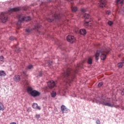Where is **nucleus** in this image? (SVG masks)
I'll return each instance as SVG.
<instances>
[{"label": "nucleus", "mask_w": 124, "mask_h": 124, "mask_svg": "<svg viewBox=\"0 0 124 124\" xmlns=\"http://www.w3.org/2000/svg\"><path fill=\"white\" fill-rule=\"evenodd\" d=\"M116 2L117 4H123L124 3V0H116Z\"/></svg>", "instance_id": "nucleus-22"}, {"label": "nucleus", "mask_w": 124, "mask_h": 124, "mask_svg": "<svg viewBox=\"0 0 124 124\" xmlns=\"http://www.w3.org/2000/svg\"><path fill=\"white\" fill-rule=\"evenodd\" d=\"M96 124H100V121H99V120H97L96 122Z\"/></svg>", "instance_id": "nucleus-34"}, {"label": "nucleus", "mask_w": 124, "mask_h": 124, "mask_svg": "<svg viewBox=\"0 0 124 124\" xmlns=\"http://www.w3.org/2000/svg\"><path fill=\"white\" fill-rule=\"evenodd\" d=\"M121 94H122V95H124V89H123L122 91Z\"/></svg>", "instance_id": "nucleus-37"}, {"label": "nucleus", "mask_w": 124, "mask_h": 124, "mask_svg": "<svg viewBox=\"0 0 124 124\" xmlns=\"http://www.w3.org/2000/svg\"><path fill=\"white\" fill-rule=\"evenodd\" d=\"M52 62H48V65L49 66H50V65H52Z\"/></svg>", "instance_id": "nucleus-35"}, {"label": "nucleus", "mask_w": 124, "mask_h": 124, "mask_svg": "<svg viewBox=\"0 0 124 124\" xmlns=\"http://www.w3.org/2000/svg\"><path fill=\"white\" fill-rule=\"evenodd\" d=\"M73 79H74V78H70L69 79H67V80L66 81V85H67V84H69V85H70V83H71V82H72V81H73Z\"/></svg>", "instance_id": "nucleus-18"}, {"label": "nucleus", "mask_w": 124, "mask_h": 124, "mask_svg": "<svg viewBox=\"0 0 124 124\" xmlns=\"http://www.w3.org/2000/svg\"><path fill=\"white\" fill-rule=\"evenodd\" d=\"M46 20L48 22H53L54 21V19H51L50 18H47Z\"/></svg>", "instance_id": "nucleus-28"}, {"label": "nucleus", "mask_w": 124, "mask_h": 124, "mask_svg": "<svg viewBox=\"0 0 124 124\" xmlns=\"http://www.w3.org/2000/svg\"><path fill=\"white\" fill-rule=\"evenodd\" d=\"M87 63L88 64H92V63H93V59L91 58H89L88 59Z\"/></svg>", "instance_id": "nucleus-24"}, {"label": "nucleus", "mask_w": 124, "mask_h": 124, "mask_svg": "<svg viewBox=\"0 0 124 124\" xmlns=\"http://www.w3.org/2000/svg\"><path fill=\"white\" fill-rule=\"evenodd\" d=\"M32 68H33V65L30 64L27 66V68H26L24 71H23V75L25 78H27L28 76V74H27L28 69H31Z\"/></svg>", "instance_id": "nucleus-7"}, {"label": "nucleus", "mask_w": 124, "mask_h": 124, "mask_svg": "<svg viewBox=\"0 0 124 124\" xmlns=\"http://www.w3.org/2000/svg\"><path fill=\"white\" fill-rule=\"evenodd\" d=\"M56 95H57V93L55 92H53L51 93V96H52V97H56Z\"/></svg>", "instance_id": "nucleus-25"}, {"label": "nucleus", "mask_w": 124, "mask_h": 124, "mask_svg": "<svg viewBox=\"0 0 124 124\" xmlns=\"http://www.w3.org/2000/svg\"><path fill=\"white\" fill-rule=\"evenodd\" d=\"M32 107L33 108V109H37V110H41V109L40 107L38 106V105L35 103L32 104Z\"/></svg>", "instance_id": "nucleus-14"}, {"label": "nucleus", "mask_w": 124, "mask_h": 124, "mask_svg": "<svg viewBox=\"0 0 124 124\" xmlns=\"http://www.w3.org/2000/svg\"><path fill=\"white\" fill-rule=\"evenodd\" d=\"M8 19L7 15L6 14L2 13L0 15V19L2 23H5Z\"/></svg>", "instance_id": "nucleus-6"}, {"label": "nucleus", "mask_w": 124, "mask_h": 124, "mask_svg": "<svg viewBox=\"0 0 124 124\" xmlns=\"http://www.w3.org/2000/svg\"><path fill=\"white\" fill-rule=\"evenodd\" d=\"M21 78H20V76L16 75L14 77V80L15 82H19Z\"/></svg>", "instance_id": "nucleus-16"}, {"label": "nucleus", "mask_w": 124, "mask_h": 124, "mask_svg": "<svg viewBox=\"0 0 124 124\" xmlns=\"http://www.w3.org/2000/svg\"><path fill=\"white\" fill-rule=\"evenodd\" d=\"M84 17L85 18V23L84 24V27L85 28H88V27H92V23L93 22L91 21H88L89 18H90V15L88 14H85L84 15Z\"/></svg>", "instance_id": "nucleus-5"}, {"label": "nucleus", "mask_w": 124, "mask_h": 124, "mask_svg": "<svg viewBox=\"0 0 124 124\" xmlns=\"http://www.w3.org/2000/svg\"><path fill=\"white\" fill-rule=\"evenodd\" d=\"M20 9V7L12 8L9 9V12H17V11H19Z\"/></svg>", "instance_id": "nucleus-13"}, {"label": "nucleus", "mask_w": 124, "mask_h": 124, "mask_svg": "<svg viewBox=\"0 0 124 124\" xmlns=\"http://www.w3.org/2000/svg\"><path fill=\"white\" fill-rule=\"evenodd\" d=\"M55 86H56V83L53 80H50L47 82V87H48L49 89H53V88L55 87Z\"/></svg>", "instance_id": "nucleus-8"}, {"label": "nucleus", "mask_w": 124, "mask_h": 124, "mask_svg": "<svg viewBox=\"0 0 124 124\" xmlns=\"http://www.w3.org/2000/svg\"><path fill=\"white\" fill-rule=\"evenodd\" d=\"M110 52V48H103L101 51L97 50L95 54L96 61H98L99 59V55H100V59L102 61L106 59L107 55Z\"/></svg>", "instance_id": "nucleus-2"}, {"label": "nucleus", "mask_w": 124, "mask_h": 124, "mask_svg": "<svg viewBox=\"0 0 124 124\" xmlns=\"http://www.w3.org/2000/svg\"><path fill=\"white\" fill-rule=\"evenodd\" d=\"M75 73H77V71H75Z\"/></svg>", "instance_id": "nucleus-43"}, {"label": "nucleus", "mask_w": 124, "mask_h": 124, "mask_svg": "<svg viewBox=\"0 0 124 124\" xmlns=\"http://www.w3.org/2000/svg\"><path fill=\"white\" fill-rule=\"evenodd\" d=\"M106 3H107V1H106V0H100L99 6V7L103 8V7H105V6H106Z\"/></svg>", "instance_id": "nucleus-10"}, {"label": "nucleus", "mask_w": 124, "mask_h": 124, "mask_svg": "<svg viewBox=\"0 0 124 124\" xmlns=\"http://www.w3.org/2000/svg\"><path fill=\"white\" fill-rule=\"evenodd\" d=\"M106 13L107 15H110L111 14V12L110 11H107Z\"/></svg>", "instance_id": "nucleus-31"}, {"label": "nucleus", "mask_w": 124, "mask_h": 124, "mask_svg": "<svg viewBox=\"0 0 124 124\" xmlns=\"http://www.w3.org/2000/svg\"><path fill=\"white\" fill-rule=\"evenodd\" d=\"M3 56H0V62H3Z\"/></svg>", "instance_id": "nucleus-32"}, {"label": "nucleus", "mask_w": 124, "mask_h": 124, "mask_svg": "<svg viewBox=\"0 0 124 124\" xmlns=\"http://www.w3.org/2000/svg\"><path fill=\"white\" fill-rule=\"evenodd\" d=\"M61 110L62 112V113H68V109L64 105H62L61 106Z\"/></svg>", "instance_id": "nucleus-12"}, {"label": "nucleus", "mask_w": 124, "mask_h": 124, "mask_svg": "<svg viewBox=\"0 0 124 124\" xmlns=\"http://www.w3.org/2000/svg\"><path fill=\"white\" fill-rule=\"evenodd\" d=\"M4 110V106L2 103L0 102V111H3Z\"/></svg>", "instance_id": "nucleus-19"}, {"label": "nucleus", "mask_w": 124, "mask_h": 124, "mask_svg": "<svg viewBox=\"0 0 124 124\" xmlns=\"http://www.w3.org/2000/svg\"><path fill=\"white\" fill-rule=\"evenodd\" d=\"M27 91L29 93H30L31 94V92H33V90H32V88L31 87H28L27 88Z\"/></svg>", "instance_id": "nucleus-23"}, {"label": "nucleus", "mask_w": 124, "mask_h": 124, "mask_svg": "<svg viewBox=\"0 0 124 124\" xmlns=\"http://www.w3.org/2000/svg\"><path fill=\"white\" fill-rule=\"evenodd\" d=\"M93 102H94V100H93Z\"/></svg>", "instance_id": "nucleus-44"}, {"label": "nucleus", "mask_w": 124, "mask_h": 124, "mask_svg": "<svg viewBox=\"0 0 124 124\" xmlns=\"http://www.w3.org/2000/svg\"><path fill=\"white\" fill-rule=\"evenodd\" d=\"M6 76V73L4 71H0V77H4Z\"/></svg>", "instance_id": "nucleus-17"}, {"label": "nucleus", "mask_w": 124, "mask_h": 124, "mask_svg": "<svg viewBox=\"0 0 124 124\" xmlns=\"http://www.w3.org/2000/svg\"><path fill=\"white\" fill-rule=\"evenodd\" d=\"M9 39L11 41H13V40H15V39H16V38L13 36H11V37H10Z\"/></svg>", "instance_id": "nucleus-26"}, {"label": "nucleus", "mask_w": 124, "mask_h": 124, "mask_svg": "<svg viewBox=\"0 0 124 124\" xmlns=\"http://www.w3.org/2000/svg\"><path fill=\"white\" fill-rule=\"evenodd\" d=\"M116 108H118V107H119V106H117L115 107Z\"/></svg>", "instance_id": "nucleus-42"}, {"label": "nucleus", "mask_w": 124, "mask_h": 124, "mask_svg": "<svg viewBox=\"0 0 124 124\" xmlns=\"http://www.w3.org/2000/svg\"><path fill=\"white\" fill-rule=\"evenodd\" d=\"M62 16H61V15H58V14H55V15H54V19H61V17Z\"/></svg>", "instance_id": "nucleus-20"}, {"label": "nucleus", "mask_w": 124, "mask_h": 124, "mask_svg": "<svg viewBox=\"0 0 124 124\" xmlns=\"http://www.w3.org/2000/svg\"><path fill=\"white\" fill-rule=\"evenodd\" d=\"M87 11V9H85V8H83V9H81V12L82 13H85V12H86Z\"/></svg>", "instance_id": "nucleus-27"}, {"label": "nucleus", "mask_w": 124, "mask_h": 124, "mask_svg": "<svg viewBox=\"0 0 124 124\" xmlns=\"http://www.w3.org/2000/svg\"><path fill=\"white\" fill-rule=\"evenodd\" d=\"M17 18L18 19V21L16 24L17 30H19L21 28V24L23 21H25V22H29V21H31V17L24 16L23 15H17Z\"/></svg>", "instance_id": "nucleus-3"}, {"label": "nucleus", "mask_w": 124, "mask_h": 124, "mask_svg": "<svg viewBox=\"0 0 124 124\" xmlns=\"http://www.w3.org/2000/svg\"><path fill=\"white\" fill-rule=\"evenodd\" d=\"M36 118H37L38 119H39L40 118V115L36 114L35 115Z\"/></svg>", "instance_id": "nucleus-36"}, {"label": "nucleus", "mask_w": 124, "mask_h": 124, "mask_svg": "<svg viewBox=\"0 0 124 124\" xmlns=\"http://www.w3.org/2000/svg\"><path fill=\"white\" fill-rule=\"evenodd\" d=\"M102 85H103V83L102 82H100L98 84V87H101V86H102Z\"/></svg>", "instance_id": "nucleus-33"}, {"label": "nucleus", "mask_w": 124, "mask_h": 124, "mask_svg": "<svg viewBox=\"0 0 124 124\" xmlns=\"http://www.w3.org/2000/svg\"><path fill=\"white\" fill-rule=\"evenodd\" d=\"M67 41L70 43H73V42H75V38L73 36L68 35L66 37Z\"/></svg>", "instance_id": "nucleus-9"}, {"label": "nucleus", "mask_w": 124, "mask_h": 124, "mask_svg": "<svg viewBox=\"0 0 124 124\" xmlns=\"http://www.w3.org/2000/svg\"><path fill=\"white\" fill-rule=\"evenodd\" d=\"M10 124H17L16 122H12Z\"/></svg>", "instance_id": "nucleus-39"}, {"label": "nucleus", "mask_w": 124, "mask_h": 124, "mask_svg": "<svg viewBox=\"0 0 124 124\" xmlns=\"http://www.w3.org/2000/svg\"><path fill=\"white\" fill-rule=\"evenodd\" d=\"M62 77L64 79H66V80L68 79L70 80V79L74 78V70L68 68L66 72L62 73Z\"/></svg>", "instance_id": "nucleus-4"}, {"label": "nucleus", "mask_w": 124, "mask_h": 124, "mask_svg": "<svg viewBox=\"0 0 124 124\" xmlns=\"http://www.w3.org/2000/svg\"><path fill=\"white\" fill-rule=\"evenodd\" d=\"M31 95L33 97H36V96H39L40 95V93L36 90H33L31 93Z\"/></svg>", "instance_id": "nucleus-11"}, {"label": "nucleus", "mask_w": 124, "mask_h": 124, "mask_svg": "<svg viewBox=\"0 0 124 124\" xmlns=\"http://www.w3.org/2000/svg\"><path fill=\"white\" fill-rule=\"evenodd\" d=\"M39 76L40 77H41V76H42V75L41 74V73H40Z\"/></svg>", "instance_id": "nucleus-40"}, {"label": "nucleus", "mask_w": 124, "mask_h": 124, "mask_svg": "<svg viewBox=\"0 0 124 124\" xmlns=\"http://www.w3.org/2000/svg\"><path fill=\"white\" fill-rule=\"evenodd\" d=\"M23 84L25 86H28V85H29V82L28 81L26 80L25 81H23Z\"/></svg>", "instance_id": "nucleus-29"}, {"label": "nucleus", "mask_w": 124, "mask_h": 124, "mask_svg": "<svg viewBox=\"0 0 124 124\" xmlns=\"http://www.w3.org/2000/svg\"><path fill=\"white\" fill-rule=\"evenodd\" d=\"M26 31L27 32H30L31 30H30V29H26Z\"/></svg>", "instance_id": "nucleus-38"}, {"label": "nucleus", "mask_w": 124, "mask_h": 124, "mask_svg": "<svg viewBox=\"0 0 124 124\" xmlns=\"http://www.w3.org/2000/svg\"><path fill=\"white\" fill-rule=\"evenodd\" d=\"M95 101L96 103L102 104V105H105V106H108V107L114 106V100L104 95H102L101 97H98L95 99Z\"/></svg>", "instance_id": "nucleus-1"}, {"label": "nucleus", "mask_w": 124, "mask_h": 124, "mask_svg": "<svg viewBox=\"0 0 124 124\" xmlns=\"http://www.w3.org/2000/svg\"><path fill=\"white\" fill-rule=\"evenodd\" d=\"M108 25H109V26H112L113 25V22L111 21H109L108 23Z\"/></svg>", "instance_id": "nucleus-30"}, {"label": "nucleus", "mask_w": 124, "mask_h": 124, "mask_svg": "<svg viewBox=\"0 0 124 124\" xmlns=\"http://www.w3.org/2000/svg\"><path fill=\"white\" fill-rule=\"evenodd\" d=\"M79 33L80 34H81V35H86V34L87 33V31H86V30L84 29H80L79 31Z\"/></svg>", "instance_id": "nucleus-15"}, {"label": "nucleus", "mask_w": 124, "mask_h": 124, "mask_svg": "<svg viewBox=\"0 0 124 124\" xmlns=\"http://www.w3.org/2000/svg\"><path fill=\"white\" fill-rule=\"evenodd\" d=\"M39 28H40V26H37V29H39Z\"/></svg>", "instance_id": "nucleus-41"}, {"label": "nucleus", "mask_w": 124, "mask_h": 124, "mask_svg": "<svg viewBox=\"0 0 124 124\" xmlns=\"http://www.w3.org/2000/svg\"><path fill=\"white\" fill-rule=\"evenodd\" d=\"M71 9H72V11L73 12H76V11H77V10H78V8L77 7L75 6H72L71 7Z\"/></svg>", "instance_id": "nucleus-21"}]
</instances>
